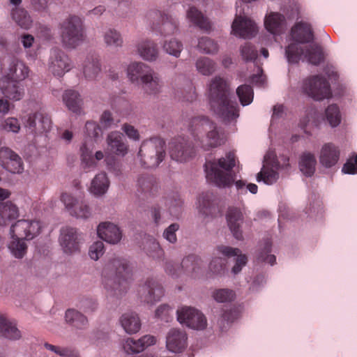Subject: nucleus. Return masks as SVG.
I'll use <instances>...</instances> for the list:
<instances>
[{"label": "nucleus", "instance_id": "f257e3e1", "mask_svg": "<svg viewBox=\"0 0 357 357\" xmlns=\"http://www.w3.org/2000/svg\"><path fill=\"white\" fill-rule=\"evenodd\" d=\"M131 276L128 261L119 257L109 259L102 271V283L110 296L124 294L130 287Z\"/></svg>", "mask_w": 357, "mask_h": 357}, {"label": "nucleus", "instance_id": "f03ea898", "mask_svg": "<svg viewBox=\"0 0 357 357\" xmlns=\"http://www.w3.org/2000/svg\"><path fill=\"white\" fill-rule=\"evenodd\" d=\"M209 102L211 109L225 121L236 120L238 107L236 101L229 98V88L227 82L220 76L211 79L209 85Z\"/></svg>", "mask_w": 357, "mask_h": 357}, {"label": "nucleus", "instance_id": "7ed1b4c3", "mask_svg": "<svg viewBox=\"0 0 357 357\" xmlns=\"http://www.w3.org/2000/svg\"><path fill=\"white\" fill-rule=\"evenodd\" d=\"M236 165V155L233 152L227 153L219 159L206 160L204 165L207 181L220 188L231 185L236 179L233 168Z\"/></svg>", "mask_w": 357, "mask_h": 357}, {"label": "nucleus", "instance_id": "20e7f679", "mask_svg": "<svg viewBox=\"0 0 357 357\" xmlns=\"http://www.w3.org/2000/svg\"><path fill=\"white\" fill-rule=\"evenodd\" d=\"M165 142L160 137L144 140L137 153L140 165L144 168H155L165 159Z\"/></svg>", "mask_w": 357, "mask_h": 357}, {"label": "nucleus", "instance_id": "39448f33", "mask_svg": "<svg viewBox=\"0 0 357 357\" xmlns=\"http://www.w3.org/2000/svg\"><path fill=\"white\" fill-rule=\"evenodd\" d=\"M61 38L66 48L74 49L84 40L82 21L76 15H70L60 24Z\"/></svg>", "mask_w": 357, "mask_h": 357}, {"label": "nucleus", "instance_id": "423d86ee", "mask_svg": "<svg viewBox=\"0 0 357 357\" xmlns=\"http://www.w3.org/2000/svg\"><path fill=\"white\" fill-rule=\"evenodd\" d=\"M285 54L289 63H298L302 55H304L307 61L312 65H319L324 59L321 47L317 44H312L304 50L299 44L291 43L285 50Z\"/></svg>", "mask_w": 357, "mask_h": 357}, {"label": "nucleus", "instance_id": "0eeeda50", "mask_svg": "<svg viewBox=\"0 0 357 357\" xmlns=\"http://www.w3.org/2000/svg\"><path fill=\"white\" fill-rule=\"evenodd\" d=\"M169 155L172 160L179 162H185L193 158L199 147L195 143L192 145L187 139L178 137L169 144Z\"/></svg>", "mask_w": 357, "mask_h": 357}, {"label": "nucleus", "instance_id": "6e6552de", "mask_svg": "<svg viewBox=\"0 0 357 357\" xmlns=\"http://www.w3.org/2000/svg\"><path fill=\"white\" fill-rule=\"evenodd\" d=\"M203 262L201 258L195 255H190L183 258L181 266L174 261H167L165 264V272L174 278L179 276L183 271L192 277H195L201 271Z\"/></svg>", "mask_w": 357, "mask_h": 357}, {"label": "nucleus", "instance_id": "1a4fd4ad", "mask_svg": "<svg viewBox=\"0 0 357 357\" xmlns=\"http://www.w3.org/2000/svg\"><path fill=\"white\" fill-rule=\"evenodd\" d=\"M303 88L306 94L316 100H321L331 96L330 84L321 75H314L304 80Z\"/></svg>", "mask_w": 357, "mask_h": 357}, {"label": "nucleus", "instance_id": "9d476101", "mask_svg": "<svg viewBox=\"0 0 357 357\" xmlns=\"http://www.w3.org/2000/svg\"><path fill=\"white\" fill-rule=\"evenodd\" d=\"M164 295L162 284L154 278L149 277L137 289V296L139 301L147 304L158 302Z\"/></svg>", "mask_w": 357, "mask_h": 357}, {"label": "nucleus", "instance_id": "9b49d317", "mask_svg": "<svg viewBox=\"0 0 357 357\" xmlns=\"http://www.w3.org/2000/svg\"><path fill=\"white\" fill-rule=\"evenodd\" d=\"M148 17L153 22L152 29L163 36L174 34L178 30L177 20L165 12L152 10Z\"/></svg>", "mask_w": 357, "mask_h": 357}, {"label": "nucleus", "instance_id": "f8f14e48", "mask_svg": "<svg viewBox=\"0 0 357 357\" xmlns=\"http://www.w3.org/2000/svg\"><path fill=\"white\" fill-rule=\"evenodd\" d=\"M41 228L38 220H20L12 225L10 231L12 238L31 240L40 234Z\"/></svg>", "mask_w": 357, "mask_h": 357}, {"label": "nucleus", "instance_id": "ddd939ff", "mask_svg": "<svg viewBox=\"0 0 357 357\" xmlns=\"http://www.w3.org/2000/svg\"><path fill=\"white\" fill-rule=\"evenodd\" d=\"M178 321L188 327L202 330L206 326V319L199 310L191 307H182L176 311Z\"/></svg>", "mask_w": 357, "mask_h": 357}, {"label": "nucleus", "instance_id": "4468645a", "mask_svg": "<svg viewBox=\"0 0 357 357\" xmlns=\"http://www.w3.org/2000/svg\"><path fill=\"white\" fill-rule=\"evenodd\" d=\"M0 163L4 169L13 174H20L24 169L22 158L8 147L0 149Z\"/></svg>", "mask_w": 357, "mask_h": 357}, {"label": "nucleus", "instance_id": "2eb2a0df", "mask_svg": "<svg viewBox=\"0 0 357 357\" xmlns=\"http://www.w3.org/2000/svg\"><path fill=\"white\" fill-rule=\"evenodd\" d=\"M26 127L33 133L42 134L50 130L52 121L47 113L40 110L29 116Z\"/></svg>", "mask_w": 357, "mask_h": 357}, {"label": "nucleus", "instance_id": "dca6fc26", "mask_svg": "<svg viewBox=\"0 0 357 357\" xmlns=\"http://www.w3.org/2000/svg\"><path fill=\"white\" fill-rule=\"evenodd\" d=\"M49 69L54 75L61 77L71 69L70 59L63 52L55 49L52 52Z\"/></svg>", "mask_w": 357, "mask_h": 357}, {"label": "nucleus", "instance_id": "f3484780", "mask_svg": "<svg viewBox=\"0 0 357 357\" xmlns=\"http://www.w3.org/2000/svg\"><path fill=\"white\" fill-rule=\"evenodd\" d=\"M231 29L235 36L244 38H252L257 32V25L252 20L237 15L232 23Z\"/></svg>", "mask_w": 357, "mask_h": 357}, {"label": "nucleus", "instance_id": "a211bd4d", "mask_svg": "<svg viewBox=\"0 0 357 357\" xmlns=\"http://www.w3.org/2000/svg\"><path fill=\"white\" fill-rule=\"evenodd\" d=\"M94 146L87 141L84 142L80 147V158L84 170L89 171L97 167V162L103 159L104 153L101 151H96L93 155Z\"/></svg>", "mask_w": 357, "mask_h": 357}, {"label": "nucleus", "instance_id": "6ab92c4d", "mask_svg": "<svg viewBox=\"0 0 357 357\" xmlns=\"http://www.w3.org/2000/svg\"><path fill=\"white\" fill-rule=\"evenodd\" d=\"M60 243L66 253H73L79 250V238L75 228H62L60 234Z\"/></svg>", "mask_w": 357, "mask_h": 357}, {"label": "nucleus", "instance_id": "aec40b11", "mask_svg": "<svg viewBox=\"0 0 357 357\" xmlns=\"http://www.w3.org/2000/svg\"><path fill=\"white\" fill-rule=\"evenodd\" d=\"M340 156V150L333 143L324 144L319 153V162L325 168H331L337 165Z\"/></svg>", "mask_w": 357, "mask_h": 357}, {"label": "nucleus", "instance_id": "412c9836", "mask_svg": "<svg viewBox=\"0 0 357 357\" xmlns=\"http://www.w3.org/2000/svg\"><path fill=\"white\" fill-rule=\"evenodd\" d=\"M225 142L224 134L220 133L215 123L214 128H210L202 136L197 146L203 151H208L212 148L218 147Z\"/></svg>", "mask_w": 357, "mask_h": 357}, {"label": "nucleus", "instance_id": "4be33fe9", "mask_svg": "<svg viewBox=\"0 0 357 357\" xmlns=\"http://www.w3.org/2000/svg\"><path fill=\"white\" fill-rule=\"evenodd\" d=\"M187 334L185 331L172 328L167 336V348L172 352H182L187 347Z\"/></svg>", "mask_w": 357, "mask_h": 357}, {"label": "nucleus", "instance_id": "5701e85b", "mask_svg": "<svg viewBox=\"0 0 357 357\" xmlns=\"http://www.w3.org/2000/svg\"><path fill=\"white\" fill-rule=\"evenodd\" d=\"M210 128H214V122L205 116H196L189 123V130L194 138L195 143L199 144L204 133Z\"/></svg>", "mask_w": 357, "mask_h": 357}, {"label": "nucleus", "instance_id": "b1692460", "mask_svg": "<svg viewBox=\"0 0 357 357\" xmlns=\"http://www.w3.org/2000/svg\"><path fill=\"white\" fill-rule=\"evenodd\" d=\"M0 89L5 97L13 100L22 99L24 93L23 86L8 77L0 79Z\"/></svg>", "mask_w": 357, "mask_h": 357}, {"label": "nucleus", "instance_id": "393cba45", "mask_svg": "<svg viewBox=\"0 0 357 357\" xmlns=\"http://www.w3.org/2000/svg\"><path fill=\"white\" fill-rule=\"evenodd\" d=\"M97 233L100 238L111 244L119 243L122 237L119 228L111 222L100 223L98 227Z\"/></svg>", "mask_w": 357, "mask_h": 357}, {"label": "nucleus", "instance_id": "a878e982", "mask_svg": "<svg viewBox=\"0 0 357 357\" xmlns=\"http://www.w3.org/2000/svg\"><path fill=\"white\" fill-rule=\"evenodd\" d=\"M291 36L297 44L309 43L314 40V33L311 26L303 22L296 23L291 28Z\"/></svg>", "mask_w": 357, "mask_h": 357}, {"label": "nucleus", "instance_id": "bb28decb", "mask_svg": "<svg viewBox=\"0 0 357 357\" xmlns=\"http://www.w3.org/2000/svg\"><path fill=\"white\" fill-rule=\"evenodd\" d=\"M228 227L234 237L237 240H243V232L241 226L243 222V216L240 209L231 208L227 213Z\"/></svg>", "mask_w": 357, "mask_h": 357}, {"label": "nucleus", "instance_id": "cd10ccee", "mask_svg": "<svg viewBox=\"0 0 357 357\" xmlns=\"http://www.w3.org/2000/svg\"><path fill=\"white\" fill-rule=\"evenodd\" d=\"M217 250L219 253L228 258L236 257L235 265L232 268V273L234 274L241 272L242 268L247 264L248 258L246 255L241 254V251L238 248L222 245L217 248Z\"/></svg>", "mask_w": 357, "mask_h": 357}, {"label": "nucleus", "instance_id": "c85d7f7f", "mask_svg": "<svg viewBox=\"0 0 357 357\" xmlns=\"http://www.w3.org/2000/svg\"><path fill=\"white\" fill-rule=\"evenodd\" d=\"M123 139V134L119 132H110L107 137L109 151L116 155L124 156L128 153V147Z\"/></svg>", "mask_w": 357, "mask_h": 357}, {"label": "nucleus", "instance_id": "c756f323", "mask_svg": "<svg viewBox=\"0 0 357 357\" xmlns=\"http://www.w3.org/2000/svg\"><path fill=\"white\" fill-rule=\"evenodd\" d=\"M199 208L206 216H216L220 212L215 199L211 193L202 194L199 199Z\"/></svg>", "mask_w": 357, "mask_h": 357}, {"label": "nucleus", "instance_id": "7c9ffc66", "mask_svg": "<svg viewBox=\"0 0 357 357\" xmlns=\"http://www.w3.org/2000/svg\"><path fill=\"white\" fill-rule=\"evenodd\" d=\"M8 73L4 77H8L10 80L20 82L24 79L29 74V68L25 64L15 58L10 59Z\"/></svg>", "mask_w": 357, "mask_h": 357}, {"label": "nucleus", "instance_id": "2f4dec72", "mask_svg": "<svg viewBox=\"0 0 357 357\" xmlns=\"http://www.w3.org/2000/svg\"><path fill=\"white\" fill-rule=\"evenodd\" d=\"M187 18L200 29L209 32L212 29V24L208 17L197 8L192 6L187 10Z\"/></svg>", "mask_w": 357, "mask_h": 357}, {"label": "nucleus", "instance_id": "473e14b6", "mask_svg": "<svg viewBox=\"0 0 357 357\" xmlns=\"http://www.w3.org/2000/svg\"><path fill=\"white\" fill-rule=\"evenodd\" d=\"M0 335L11 340H17L22 337L16 324L4 315H0Z\"/></svg>", "mask_w": 357, "mask_h": 357}, {"label": "nucleus", "instance_id": "72a5a7b5", "mask_svg": "<svg viewBox=\"0 0 357 357\" xmlns=\"http://www.w3.org/2000/svg\"><path fill=\"white\" fill-rule=\"evenodd\" d=\"M144 91L150 95H155L161 91L162 81L158 75L153 70L148 75L144 76L141 82Z\"/></svg>", "mask_w": 357, "mask_h": 357}, {"label": "nucleus", "instance_id": "f704fd0d", "mask_svg": "<svg viewBox=\"0 0 357 357\" xmlns=\"http://www.w3.org/2000/svg\"><path fill=\"white\" fill-rule=\"evenodd\" d=\"M19 217L17 206L12 202H0V226L7 225Z\"/></svg>", "mask_w": 357, "mask_h": 357}, {"label": "nucleus", "instance_id": "c9c22d12", "mask_svg": "<svg viewBox=\"0 0 357 357\" xmlns=\"http://www.w3.org/2000/svg\"><path fill=\"white\" fill-rule=\"evenodd\" d=\"M284 17L278 13H271L264 20V25L268 32L273 35L280 34L284 28Z\"/></svg>", "mask_w": 357, "mask_h": 357}, {"label": "nucleus", "instance_id": "e433bc0d", "mask_svg": "<svg viewBox=\"0 0 357 357\" xmlns=\"http://www.w3.org/2000/svg\"><path fill=\"white\" fill-rule=\"evenodd\" d=\"M299 169L307 177H311L315 172L317 160L314 153L308 151L303 152L299 159Z\"/></svg>", "mask_w": 357, "mask_h": 357}, {"label": "nucleus", "instance_id": "4c0bfd02", "mask_svg": "<svg viewBox=\"0 0 357 357\" xmlns=\"http://www.w3.org/2000/svg\"><path fill=\"white\" fill-rule=\"evenodd\" d=\"M152 70L142 62H134L128 67V76L132 82H137L139 79L142 82L144 76L148 75Z\"/></svg>", "mask_w": 357, "mask_h": 357}, {"label": "nucleus", "instance_id": "58836bf2", "mask_svg": "<svg viewBox=\"0 0 357 357\" xmlns=\"http://www.w3.org/2000/svg\"><path fill=\"white\" fill-rule=\"evenodd\" d=\"M137 51L144 60L155 61L158 56V50L156 44L151 40H143L138 44Z\"/></svg>", "mask_w": 357, "mask_h": 357}, {"label": "nucleus", "instance_id": "ea45409f", "mask_svg": "<svg viewBox=\"0 0 357 357\" xmlns=\"http://www.w3.org/2000/svg\"><path fill=\"white\" fill-rule=\"evenodd\" d=\"M109 186V181L107 174L101 172L96 175L89 188L90 192L96 196H101L106 193Z\"/></svg>", "mask_w": 357, "mask_h": 357}, {"label": "nucleus", "instance_id": "a19ab883", "mask_svg": "<svg viewBox=\"0 0 357 357\" xmlns=\"http://www.w3.org/2000/svg\"><path fill=\"white\" fill-rule=\"evenodd\" d=\"M120 322L125 331L128 333H135L141 327L139 318L134 312H126L122 314Z\"/></svg>", "mask_w": 357, "mask_h": 357}, {"label": "nucleus", "instance_id": "79ce46f5", "mask_svg": "<svg viewBox=\"0 0 357 357\" xmlns=\"http://www.w3.org/2000/svg\"><path fill=\"white\" fill-rule=\"evenodd\" d=\"M167 207L169 214L178 217L182 207V199L177 192H172L160 201Z\"/></svg>", "mask_w": 357, "mask_h": 357}, {"label": "nucleus", "instance_id": "37998d69", "mask_svg": "<svg viewBox=\"0 0 357 357\" xmlns=\"http://www.w3.org/2000/svg\"><path fill=\"white\" fill-rule=\"evenodd\" d=\"M139 190L145 195H153L158 189V183L153 176L143 175L138 179Z\"/></svg>", "mask_w": 357, "mask_h": 357}, {"label": "nucleus", "instance_id": "c03bdc74", "mask_svg": "<svg viewBox=\"0 0 357 357\" xmlns=\"http://www.w3.org/2000/svg\"><path fill=\"white\" fill-rule=\"evenodd\" d=\"M63 100L69 110L76 114L80 113L82 100L77 91H66L63 95Z\"/></svg>", "mask_w": 357, "mask_h": 357}, {"label": "nucleus", "instance_id": "a18cd8bd", "mask_svg": "<svg viewBox=\"0 0 357 357\" xmlns=\"http://www.w3.org/2000/svg\"><path fill=\"white\" fill-rule=\"evenodd\" d=\"M66 321L77 328L83 329L88 325L87 318L79 312L69 309L66 312Z\"/></svg>", "mask_w": 357, "mask_h": 357}, {"label": "nucleus", "instance_id": "49530a36", "mask_svg": "<svg viewBox=\"0 0 357 357\" xmlns=\"http://www.w3.org/2000/svg\"><path fill=\"white\" fill-rule=\"evenodd\" d=\"M83 72L87 79H94L100 72V64L97 57L87 58L84 62Z\"/></svg>", "mask_w": 357, "mask_h": 357}, {"label": "nucleus", "instance_id": "de8ad7c7", "mask_svg": "<svg viewBox=\"0 0 357 357\" xmlns=\"http://www.w3.org/2000/svg\"><path fill=\"white\" fill-rule=\"evenodd\" d=\"M8 245L11 254L17 259H22L27 252V245L21 238L14 237Z\"/></svg>", "mask_w": 357, "mask_h": 357}, {"label": "nucleus", "instance_id": "09e8293b", "mask_svg": "<svg viewBox=\"0 0 357 357\" xmlns=\"http://www.w3.org/2000/svg\"><path fill=\"white\" fill-rule=\"evenodd\" d=\"M197 70L203 75H210L216 69L215 63L210 58L202 56L199 58L195 63Z\"/></svg>", "mask_w": 357, "mask_h": 357}, {"label": "nucleus", "instance_id": "8fccbe9b", "mask_svg": "<svg viewBox=\"0 0 357 357\" xmlns=\"http://www.w3.org/2000/svg\"><path fill=\"white\" fill-rule=\"evenodd\" d=\"M12 18L22 28L28 29L30 28L32 20L27 12L23 8H15L12 10Z\"/></svg>", "mask_w": 357, "mask_h": 357}, {"label": "nucleus", "instance_id": "3c124183", "mask_svg": "<svg viewBox=\"0 0 357 357\" xmlns=\"http://www.w3.org/2000/svg\"><path fill=\"white\" fill-rule=\"evenodd\" d=\"M236 94L242 105H250L253 100L254 92L251 86L243 84L236 89Z\"/></svg>", "mask_w": 357, "mask_h": 357}, {"label": "nucleus", "instance_id": "603ef678", "mask_svg": "<svg viewBox=\"0 0 357 357\" xmlns=\"http://www.w3.org/2000/svg\"><path fill=\"white\" fill-rule=\"evenodd\" d=\"M104 41L107 46L121 47L123 43L121 33L115 29H109L104 34Z\"/></svg>", "mask_w": 357, "mask_h": 357}, {"label": "nucleus", "instance_id": "864d4df0", "mask_svg": "<svg viewBox=\"0 0 357 357\" xmlns=\"http://www.w3.org/2000/svg\"><path fill=\"white\" fill-rule=\"evenodd\" d=\"M326 118L331 127L337 126L341 122L339 107L336 105H331L326 109Z\"/></svg>", "mask_w": 357, "mask_h": 357}, {"label": "nucleus", "instance_id": "5fc2aeb1", "mask_svg": "<svg viewBox=\"0 0 357 357\" xmlns=\"http://www.w3.org/2000/svg\"><path fill=\"white\" fill-rule=\"evenodd\" d=\"M272 243L269 239L265 241L264 247L258 254L257 259L261 261L267 262L273 265L276 261V257L273 255H270L271 252Z\"/></svg>", "mask_w": 357, "mask_h": 357}, {"label": "nucleus", "instance_id": "6e6d98bb", "mask_svg": "<svg viewBox=\"0 0 357 357\" xmlns=\"http://www.w3.org/2000/svg\"><path fill=\"white\" fill-rule=\"evenodd\" d=\"M44 346L47 349L54 352L61 357H79L77 351L72 347H61L49 343H45Z\"/></svg>", "mask_w": 357, "mask_h": 357}, {"label": "nucleus", "instance_id": "4d7b16f0", "mask_svg": "<svg viewBox=\"0 0 357 357\" xmlns=\"http://www.w3.org/2000/svg\"><path fill=\"white\" fill-rule=\"evenodd\" d=\"M197 47L206 54H214L218 52V44L208 37H202L199 40Z\"/></svg>", "mask_w": 357, "mask_h": 357}, {"label": "nucleus", "instance_id": "13d9d810", "mask_svg": "<svg viewBox=\"0 0 357 357\" xmlns=\"http://www.w3.org/2000/svg\"><path fill=\"white\" fill-rule=\"evenodd\" d=\"M240 53L243 59L245 61H255L258 55L255 47L250 43H245L240 47Z\"/></svg>", "mask_w": 357, "mask_h": 357}, {"label": "nucleus", "instance_id": "bf43d9fd", "mask_svg": "<svg viewBox=\"0 0 357 357\" xmlns=\"http://www.w3.org/2000/svg\"><path fill=\"white\" fill-rule=\"evenodd\" d=\"M70 214L76 218L86 219L91 216V213L88 204L81 200L78 202V204L70 211Z\"/></svg>", "mask_w": 357, "mask_h": 357}, {"label": "nucleus", "instance_id": "052dcab7", "mask_svg": "<svg viewBox=\"0 0 357 357\" xmlns=\"http://www.w3.org/2000/svg\"><path fill=\"white\" fill-rule=\"evenodd\" d=\"M213 297L219 303L231 302L235 298V292L229 289H219L213 291Z\"/></svg>", "mask_w": 357, "mask_h": 357}, {"label": "nucleus", "instance_id": "680f3d73", "mask_svg": "<svg viewBox=\"0 0 357 357\" xmlns=\"http://www.w3.org/2000/svg\"><path fill=\"white\" fill-rule=\"evenodd\" d=\"M278 176V173L276 171L272 169H267L261 170L257 174V181H263L265 183L271 185L276 182Z\"/></svg>", "mask_w": 357, "mask_h": 357}, {"label": "nucleus", "instance_id": "e2e57ef3", "mask_svg": "<svg viewBox=\"0 0 357 357\" xmlns=\"http://www.w3.org/2000/svg\"><path fill=\"white\" fill-rule=\"evenodd\" d=\"M227 260L222 257H214L209 264V270L215 275H222L225 273Z\"/></svg>", "mask_w": 357, "mask_h": 357}, {"label": "nucleus", "instance_id": "0e129e2a", "mask_svg": "<svg viewBox=\"0 0 357 357\" xmlns=\"http://www.w3.org/2000/svg\"><path fill=\"white\" fill-rule=\"evenodd\" d=\"M123 350L127 354L139 353L144 350V346L137 340L133 338H128L123 344Z\"/></svg>", "mask_w": 357, "mask_h": 357}, {"label": "nucleus", "instance_id": "69168bd1", "mask_svg": "<svg viewBox=\"0 0 357 357\" xmlns=\"http://www.w3.org/2000/svg\"><path fill=\"white\" fill-rule=\"evenodd\" d=\"M163 48L168 54L178 57L183 50V45L180 41L172 39L165 43Z\"/></svg>", "mask_w": 357, "mask_h": 357}, {"label": "nucleus", "instance_id": "338daca9", "mask_svg": "<svg viewBox=\"0 0 357 357\" xmlns=\"http://www.w3.org/2000/svg\"><path fill=\"white\" fill-rule=\"evenodd\" d=\"M87 137L94 139L95 141L102 136L100 126L94 121H87L85 125Z\"/></svg>", "mask_w": 357, "mask_h": 357}, {"label": "nucleus", "instance_id": "774afa93", "mask_svg": "<svg viewBox=\"0 0 357 357\" xmlns=\"http://www.w3.org/2000/svg\"><path fill=\"white\" fill-rule=\"evenodd\" d=\"M147 255L155 259H160L164 255V251L160 244L154 239L149 241V248L146 249Z\"/></svg>", "mask_w": 357, "mask_h": 357}]
</instances>
